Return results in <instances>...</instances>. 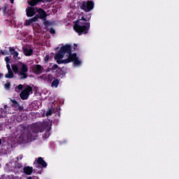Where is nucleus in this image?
Instances as JSON below:
<instances>
[{
    "label": "nucleus",
    "instance_id": "43",
    "mask_svg": "<svg viewBox=\"0 0 179 179\" xmlns=\"http://www.w3.org/2000/svg\"><path fill=\"white\" fill-rule=\"evenodd\" d=\"M58 48H57L56 50H58Z\"/></svg>",
    "mask_w": 179,
    "mask_h": 179
},
{
    "label": "nucleus",
    "instance_id": "40",
    "mask_svg": "<svg viewBox=\"0 0 179 179\" xmlns=\"http://www.w3.org/2000/svg\"><path fill=\"white\" fill-rule=\"evenodd\" d=\"M51 131V127L48 128V131L50 132Z\"/></svg>",
    "mask_w": 179,
    "mask_h": 179
},
{
    "label": "nucleus",
    "instance_id": "23",
    "mask_svg": "<svg viewBox=\"0 0 179 179\" xmlns=\"http://www.w3.org/2000/svg\"><path fill=\"white\" fill-rule=\"evenodd\" d=\"M15 90L17 93H20L21 90H23V85L20 84L17 87H15Z\"/></svg>",
    "mask_w": 179,
    "mask_h": 179
},
{
    "label": "nucleus",
    "instance_id": "24",
    "mask_svg": "<svg viewBox=\"0 0 179 179\" xmlns=\"http://www.w3.org/2000/svg\"><path fill=\"white\" fill-rule=\"evenodd\" d=\"M57 60V63L60 64H68L66 63V61L65 59H55Z\"/></svg>",
    "mask_w": 179,
    "mask_h": 179
},
{
    "label": "nucleus",
    "instance_id": "31",
    "mask_svg": "<svg viewBox=\"0 0 179 179\" xmlns=\"http://www.w3.org/2000/svg\"><path fill=\"white\" fill-rule=\"evenodd\" d=\"M15 48H9V52H10V54H13V52H15Z\"/></svg>",
    "mask_w": 179,
    "mask_h": 179
},
{
    "label": "nucleus",
    "instance_id": "9",
    "mask_svg": "<svg viewBox=\"0 0 179 179\" xmlns=\"http://www.w3.org/2000/svg\"><path fill=\"white\" fill-rule=\"evenodd\" d=\"M35 10L38 13L34 16V17H37V22H38V19H41V20H43V19L47 18V16H48L47 13H45V10L43 8L36 7Z\"/></svg>",
    "mask_w": 179,
    "mask_h": 179
},
{
    "label": "nucleus",
    "instance_id": "37",
    "mask_svg": "<svg viewBox=\"0 0 179 179\" xmlns=\"http://www.w3.org/2000/svg\"><path fill=\"white\" fill-rule=\"evenodd\" d=\"M51 114H52V112H51V110H49V111L47 113V115H51Z\"/></svg>",
    "mask_w": 179,
    "mask_h": 179
},
{
    "label": "nucleus",
    "instance_id": "19",
    "mask_svg": "<svg viewBox=\"0 0 179 179\" xmlns=\"http://www.w3.org/2000/svg\"><path fill=\"white\" fill-rule=\"evenodd\" d=\"M12 104L13 107H15V108H19V110H23V108L20 106V104L17 102V101L15 99H11Z\"/></svg>",
    "mask_w": 179,
    "mask_h": 179
},
{
    "label": "nucleus",
    "instance_id": "25",
    "mask_svg": "<svg viewBox=\"0 0 179 179\" xmlns=\"http://www.w3.org/2000/svg\"><path fill=\"white\" fill-rule=\"evenodd\" d=\"M59 69V66H58V64H54L52 67V71H56V73L58 72V70Z\"/></svg>",
    "mask_w": 179,
    "mask_h": 179
},
{
    "label": "nucleus",
    "instance_id": "44",
    "mask_svg": "<svg viewBox=\"0 0 179 179\" xmlns=\"http://www.w3.org/2000/svg\"><path fill=\"white\" fill-rule=\"evenodd\" d=\"M1 54H3V52H1Z\"/></svg>",
    "mask_w": 179,
    "mask_h": 179
},
{
    "label": "nucleus",
    "instance_id": "3",
    "mask_svg": "<svg viewBox=\"0 0 179 179\" xmlns=\"http://www.w3.org/2000/svg\"><path fill=\"white\" fill-rule=\"evenodd\" d=\"M13 71L15 75H18L20 80H24L27 79L29 75V67L27 65L22 62H19L17 64H11Z\"/></svg>",
    "mask_w": 179,
    "mask_h": 179
},
{
    "label": "nucleus",
    "instance_id": "41",
    "mask_svg": "<svg viewBox=\"0 0 179 179\" xmlns=\"http://www.w3.org/2000/svg\"><path fill=\"white\" fill-rule=\"evenodd\" d=\"M27 179H34L33 178H31V176L28 177Z\"/></svg>",
    "mask_w": 179,
    "mask_h": 179
},
{
    "label": "nucleus",
    "instance_id": "21",
    "mask_svg": "<svg viewBox=\"0 0 179 179\" xmlns=\"http://www.w3.org/2000/svg\"><path fill=\"white\" fill-rule=\"evenodd\" d=\"M8 73L5 75V78L6 79H12L15 76L13 71L12 70H8Z\"/></svg>",
    "mask_w": 179,
    "mask_h": 179
},
{
    "label": "nucleus",
    "instance_id": "38",
    "mask_svg": "<svg viewBox=\"0 0 179 179\" xmlns=\"http://www.w3.org/2000/svg\"><path fill=\"white\" fill-rule=\"evenodd\" d=\"M42 1V2H43V0H41ZM46 1V2H52V1H54V0H45Z\"/></svg>",
    "mask_w": 179,
    "mask_h": 179
},
{
    "label": "nucleus",
    "instance_id": "10",
    "mask_svg": "<svg viewBox=\"0 0 179 179\" xmlns=\"http://www.w3.org/2000/svg\"><path fill=\"white\" fill-rule=\"evenodd\" d=\"M44 72V68L40 64H36L33 67V73L35 75H41Z\"/></svg>",
    "mask_w": 179,
    "mask_h": 179
},
{
    "label": "nucleus",
    "instance_id": "2",
    "mask_svg": "<svg viewBox=\"0 0 179 179\" xmlns=\"http://www.w3.org/2000/svg\"><path fill=\"white\" fill-rule=\"evenodd\" d=\"M92 19V14L88 13L82 15L81 19L77 20L73 26V29L78 36L82 34H87L90 30V20Z\"/></svg>",
    "mask_w": 179,
    "mask_h": 179
},
{
    "label": "nucleus",
    "instance_id": "27",
    "mask_svg": "<svg viewBox=\"0 0 179 179\" xmlns=\"http://www.w3.org/2000/svg\"><path fill=\"white\" fill-rule=\"evenodd\" d=\"M4 87H5V89H6V90H9V89H10V83L9 82H7L4 85Z\"/></svg>",
    "mask_w": 179,
    "mask_h": 179
},
{
    "label": "nucleus",
    "instance_id": "16",
    "mask_svg": "<svg viewBox=\"0 0 179 179\" xmlns=\"http://www.w3.org/2000/svg\"><path fill=\"white\" fill-rule=\"evenodd\" d=\"M22 50L26 57H30V55H33V49H29L26 47H23Z\"/></svg>",
    "mask_w": 179,
    "mask_h": 179
},
{
    "label": "nucleus",
    "instance_id": "26",
    "mask_svg": "<svg viewBox=\"0 0 179 179\" xmlns=\"http://www.w3.org/2000/svg\"><path fill=\"white\" fill-rule=\"evenodd\" d=\"M54 79H55V78L54 76H52V75L49 74L48 76V80H49V82H52V80H54Z\"/></svg>",
    "mask_w": 179,
    "mask_h": 179
},
{
    "label": "nucleus",
    "instance_id": "39",
    "mask_svg": "<svg viewBox=\"0 0 179 179\" xmlns=\"http://www.w3.org/2000/svg\"><path fill=\"white\" fill-rule=\"evenodd\" d=\"M10 3H14L15 0H10Z\"/></svg>",
    "mask_w": 179,
    "mask_h": 179
},
{
    "label": "nucleus",
    "instance_id": "30",
    "mask_svg": "<svg viewBox=\"0 0 179 179\" xmlns=\"http://www.w3.org/2000/svg\"><path fill=\"white\" fill-rule=\"evenodd\" d=\"M22 167H23V164H22V163H17V164H16V168H17V169H22Z\"/></svg>",
    "mask_w": 179,
    "mask_h": 179
},
{
    "label": "nucleus",
    "instance_id": "22",
    "mask_svg": "<svg viewBox=\"0 0 179 179\" xmlns=\"http://www.w3.org/2000/svg\"><path fill=\"white\" fill-rule=\"evenodd\" d=\"M42 20H43V26L45 27H48L51 26V22L47 20V18H45Z\"/></svg>",
    "mask_w": 179,
    "mask_h": 179
},
{
    "label": "nucleus",
    "instance_id": "34",
    "mask_svg": "<svg viewBox=\"0 0 179 179\" xmlns=\"http://www.w3.org/2000/svg\"><path fill=\"white\" fill-rule=\"evenodd\" d=\"M8 9V8L6 7V6H5L3 8V15H5V13H6V10Z\"/></svg>",
    "mask_w": 179,
    "mask_h": 179
},
{
    "label": "nucleus",
    "instance_id": "42",
    "mask_svg": "<svg viewBox=\"0 0 179 179\" xmlns=\"http://www.w3.org/2000/svg\"><path fill=\"white\" fill-rule=\"evenodd\" d=\"M2 145V140L0 138V145Z\"/></svg>",
    "mask_w": 179,
    "mask_h": 179
},
{
    "label": "nucleus",
    "instance_id": "8",
    "mask_svg": "<svg viewBox=\"0 0 179 179\" xmlns=\"http://www.w3.org/2000/svg\"><path fill=\"white\" fill-rule=\"evenodd\" d=\"M31 93H33V87L27 85L26 88L20 93V97L22 100H27Z\"/></svg>",
    "mask_w": 179,
    "mask_h": 179
},
{
    "label": "nucleus",
    "instance_id": "7",
    "mask_svg": "<svg viewBox=\"0 0 179 179\" xmlns=\"http://www.w3.org/2000/svg\"><path fill=\"white\" fill-rule=\"evenodd\" d=\"M68 55L67 59H65L67 64L73 62V65H75V66H79V65L82 64V61L79 60V57H78V55L76 53H72V52H71Z\"/></svg>",
    "mask_w": 179,
    "mask_h": 179
},
{
    "label": "nucleus",
    "instance_id": "20",
    "mask_svg": "<svg viewBox=\"0 0 179 179\" xmlns=\"http://www.w3.org/2000/svg\"><path fill=\"white\" fill-rule=\"evenodd\" d=\"M59 85V80H58V78H55L51 83V87L57 88L58 87Z\"/></svg>",
    "mask_w": 179,
    "mask_h": 179
},
{
    "label": "nucleus",
    "instance_id": "17",
    "mask_svg": "<svg viewBox=\"0 0 179 179\" xmlns=\"http://www.w3.org/2000/svg\"><path fill=\"white\" fill-rule=\"evenodd\" d=\"M36 22H37V17H34L30 18L29 20H26L25 26H30L31 23H34Z\"/></svg>",
    "mask_w": 179,
    "mask_h": 179
},
{
    "label": "nucleus",
    "instance_id": "28",
    "mask_svg": "<svg viewBox=\"0 0 179 179\" xmlns=\"http://www.w3.org/2000/svg\"><path fill=\"white\" fill-rule=\"evenodd\" d=\"M11 55H13V58L16 59L19 57V52H17V51H15L11 54Z\"/></svg>",
    "mask_w": 179,
    "mask_h": 179
},
{
    "label": "nucleus",
    "instance_id": "32",
    "mask_svg": "<svg viewBox=\"0 0 179 179\" xmlns=\"http://www.w3.org/2000/svg\"><path fill=\"white\" fill-rule=\"evenodd\" d=\"M41 79H43V80H45L46 79H48V76L45 74H43L41 76Z\"/></svg>",
    "mask_w": 179,
    "mask_h": 179
},
{
    "label": "nucleus",
    "instance_id": "11",
    "mask_svg": "<svg viewBox=\"0 0 179 179\" xmlns=\"http://www.w3.org/2000/svg\"><path fill=\"white\" fill-rule=\"evenodd\" d=\"M26 13H27V17H33V16L36 15L37 12L36 11V8L27 7L26 9Z\"/></svg>",
    "mask_w": 179,
    "mask_h": 179
},
{
    "label": "nucleus",
    "instance_id": "14",
    "mask_svg": "<svg viewBox=\"0 0 179 179\" xmlns=\"http://www.w3.org/2000/svg\"><path fill=\"white\" fill-rule=\"evenodd\" d=\"M23 171L24 174H27V176H31V174L34 173H37L36 169H33V167L31 166H25L23 169Z\"/></svg>",
    "mask_w": 179,
    "mask_h": 179
},
{
    "label": "nucleus",
    "instance_id": "12",
    "mask_svg": "<svg viewBox=\"0 0 179 179\" xmlns=\"http://www.w3.org/2000/svg\"><path fill=\"white\" fill-rule=\"evenodd\" d=\"M16 169V164L13 162H8L6 165V171H10L11 173H15Z\"/></svg>",
    "mask_w": 179,
    "mask_h": 179
},
{
    "label": "nucleus",
    "instance_id": "4",
    "mask_svg": "<svg viewBox=\"0 0 179 179\" xmlns=\"http://www.w3.org/2000/svg\"><path fill=\"white\" fill-rule=\"evenodd\" d=\"M72 52V46L69 44H66L65 45L60 48V50L55 55V59H62L65 57V54L68 55Z\"/></svg>",
    "mask_w": 179,
    "mask_h": 179
},
{
    "label": "nucleus",
    "instance_id": "13",
    "mask_svg": "<svg viewBox=\"0 0 179 179\" xmlns=\"http://www.w3.org/2000/svg\"><path fill=\"white\" fill-rule=\"evenodd\" d=\"M57 74V78H64V76H65V75H66V68L65 67H62L59 68L57 70V72L56 73Z\"/></svg>",
    "mask_w": 179,
    "mask_h": 179
},
{
    "label": "nucleus",
    "instance_id": "35",
    "mask_svg": "<svg viewBox=\"0 0 179 179\" xmlns=\"http://www.w3.org/2000/svg\"><path fill=\"white\" fill-rule=\"evenodd\" d=\"M6 68L8 71L12 70V69H10V64H9V63L6 64Z\"/></svg>",
    "mask_w": 179,
    "mask_h": 179
},
{
    "label": "nucleus",
    "instance_id": "15",
    "mask_svg": "<svg viewBox=\"0 0 179 179\" xmlns=\"http://www.w3.org/2000/svg\"><path fill=\"white\" fill-rule=\"evenodd\" d=\"M0 111L1 113V117H6V114H9V108L8 107V105H4L3 108L0 109Z\"/></svg>",
    "mask_w": 179,
    "mask_h": 179
},
{
    "label": "nucleus",
    "instance_id": "33",
    "mask_svg": "<svg viewBox=\"0 0 179 179\" xmlns=\"http://www.w3.org/2000/svg\"><path fill=\"white\" fill-rule=\"evenodd\" d=\"M5 61L6 64H9V62L10 61V59H9V57H5Z\"/></svg>",
    "mask_w": 179,
    "mask_h": 179
},
{
    "label": "nucleus",
    "instance_id": "18",
    "mask_svg": "<svg viewBox=\"0 0 179 179\" xmlns=\"http://www.w3.org/2000/svg\"><path fill=\"white\" fill-rule=\"evenodd\" d=\"M42 2L41 0H31L30 1H28V4L31 8H34V6H36L38 3H40Z\"/></svg>",
    "mask_w": 179,
    "mask_h": 179
},
{
    "label": "nucleus",
    "instance_id": "1",
    "mask_svg": "<svg viewBox=\"0 0 179 179\" xmlns=\"http://www.w3.org/2000/svg\"><path fill=\"white\" fill-rule=\"evenodd\" d=\"M19 128L23 142H31V141H34L37 138L38 132L44 131L47 126L45 123L36 122L31 124V130H29V128L24 125H20Z\"/></svg>",
    "mask_w": 179,
    "mask_h": 179
},
{
    "label": "nucleus",
    "instance_id": "6",
    "mask_svg": "<svg viewBox=\"0 0 179 179\" xmlns=\"http://www.w3.org/2000/svg\"><path fill=\"white\" fill-rule=\"evenodd\" d=\"M79 5L80 9L84 12H90L94 8V2L93 1H81Z\"/></svg>",
    "mask_w": 179,
    "mask_h": 179
},
{
    "label": "nucleus",
    "instance_id": "29",
    "mask_svg": "<svg viewBox=\"0 0 179 179\" xmlns=\"http://www.w3.org/2000/svg\"><path fill=\"white\" fill-rule=\"evenodd\" d=\"M49 32L50 33V34H55V29H54V28L51 27L49 29Z\"/></svg>",
    "mask_w": 179,
    "mask_h": 179
},
{
    "label": "nucleus",
    "instance_id": "5",
    "mask_svg": "<svg viewBox=\"0 0 179 179\" xmlns=\"http://www.w3.org/2000/svg\"><path fill=\"white\" fill-rule=\"evenodd\" d=\"M34 167L36 169H40V171H37L38 174H41L43 172V169H45L48 164L45 162L44 159L41 157L36 158L34 162Z\"/></svg>",
    "mask_w": 179,
    "mask_h": 179
},
{
    "label": "nucleus",
    "instance_id": "36",
    "mask_svg": "<svg viewBox=\"0 0 179 179\" xmlns=\"http://www.w3.org/2000/svg\"><path fill=\"white\" fill-rule=\"evenodd\" d=\"M50 59V56L49 55H46L45 57V62H48V60Z\"/></svg>",
    "mask_w": 179,
    "mask_h": 179
},
{
    "label": "nucleus",
    "instance_id": "45",
    "mask_svg": "<svg viewBox=\"0 0 179 179\" xmlns=\"http://www.w3.org/2000/svg\"><path fill=\"white\" fill-rule=\"evenodd\" d=\"M0 10H1V8H0Z\"/></svg>",
    "mask_w": 179,
    "mask_h": 179
}]
</instances>
